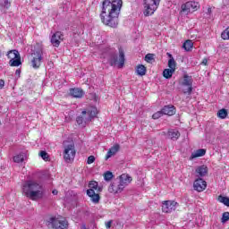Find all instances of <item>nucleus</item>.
Instances as JSON below:
<instances>
[{
  "instance_id": "1",
  "label": "nucleus",
  "mask_w": 229,
  "mask_h": 229,
  "mask_svg": "<svg viewBox=\"0 0 229 229\" xmlns=\"http://www.w3.org/2000/svg\"><path fill=\"white\" fill-rule=\"evenodd\" d=\"M121 8H123V0H104L102 2V13H100L103 24L110 28H117Z\"/></svg>"
},
{
  "instance_id": "2",
  "label": "nucleus",
  "mask_w": 229,
  "mask_h": 229,
  "mask_svg": "<svg viewBox=\"0 0 229 229\" xmlns=\"http://www.w3.org/2000/svg\"><path fill=\"white\" fill-rule=\"evenodd\" d=\"M21 191L30 199L37 201V199H42L44 198V185L42 182L35 180H27L22 183Z\"/></svg>"
},
{
  "instance_id": "3",
  "label": "nucleus",
  "mask_w": 229,
  "mask_h": 229,
  "mask_svg": "<svg viewBox=\"0 0 229 229\" xmlns=\"http://www.w3.org/2000/svg\"><path fill=\"white\" fill-rule=\"evenodd\" d=\"M102 58H106L108 64L111 67H115L117 65L118 69H123L124 67V50L122 47L119 48V56L117 55V50L115 48H106L102 53Z\"/></svg>"
},
{
  "instance_id": "4",
  "label": "nucleus",
  "mask_w": 229,
  "mask_h": 229,
  "mask_svg": "<svg viewBox=\"0 0 229 229\" xmlns=\"http://www.w3.org/2000/svg\"><path fill=\"white\" fill-rule=\"evenodd\" d=\"M98 115V108L90 107L87 111H82L81 114L77 116L76 123L79 126H86L88 123H90Z\"/></svg>"
},
{
  "instance_id": "5",
  "label": "nucleus",
  "mask_w": 229,
  "mask_h": 229,
  "mask_svg": "<svg viewBox=\"0 0 229 229\" xmlns=\"http://www.w3.org/2000/svg\"><path fill=\"white\" fill-rule=\"evenodd\" d=\"M31 65L33 69H39L42 64V55H44V47L40 43H37L34 46V49L31 50Z\"/></svg>"
},
{
  "instance_id": "6",
  "label": "nucleus",
  "mask_w": 229,
  "mask_h": 229,
  "mask_svg": "<svg viewBox=\"0 0 229 229\" xmlns=\"http://www.w3.org/2000/svg\"><path fill=\"white\" fill-rule=\"evenodd\" d=\"M160 4V0H144V16L153 15Z\"/></svg>"
},
{
  "instance_id": "7",
  "label": "nucleus",
  "mask_w": 229,
  "mask_h": 229,
  "mask_svg": "<svg viewBox=\"0 0 229 229\" xmlns=\"http://www.w3.org/2000/svg\"><path fill=\"white\" fill-rule=\"evenodd\" d=\"M7 58L10 59L9 65L11 67H19V65H22V62H21V54L19 50L13 49L7 52Z\"/></svg>"
},
{
  "instance_id": "8",
  "label": "nucleus",
  "mask_w": 229,
  "mask_h": 229,
  "mask_svg": "<svg viewBox=\"0 0 229 229\" xmlns=\"http://www.w3.org/2000/svg\"><path fill=\"white\" fill-rule=\"evenodd\" d=\"M75 157H76V149H74V145L70 144L66 146L64 151V162L69 164L72 162V160H74Z\"/></svg>"
},
{
  "instance_id": "9",
  "label": "nucleus",
  "mask_w": 229,
  "mask_h": 229,
  "mask_svg": "<svg viewBox=\"0 0 229 229\" xmlns=\"http://www.w3.org/2000/svg\"><path fill=\"white\" fill-rule=\"evenodd\" d=\"M176 207H178V202L174 200H165L162 203V211L165 214H171V212L176 210Z\"/></svg>"
},
{
  "instance_id": "10",
  "label": "nucleus",
  "mask_w": 229,
  "mask_h": 229,
  "mask_svg": "<svg viewBox=\"0 0 229 229\" xmlns=\"http://www.w3.org/2000/svg\"><path fill=\"white\" fill-rule=\"evenodd\" d=\"M199 8V3L198 2H187L186 4H182L181 9L184 13H191V12H196Z\"/></svg>"
},
{
  "instance_id": "11",
  "label": "nucleus",
  "mask_w": 229,
  "mask_h": 229,
  "mask_svg": "<svg viewBox=\"0 0 229 229\" xmlns=\"http://www.w3.org/2000/svg\"><path fill=\"white\" fill-rule=\"evenodd\" d=\"M108 191H109L110 194H121V192H123V191H124V188L120 181H114L110 184Z\"/></svg>"
},
{
  "instance_id": "12",
  "label": "nucleus",
  "mask_w": 229,
  "mask_h": 229,
  "mask_svg": "<svg viewBox=\"0 0 229 229\" xmlns=\"http://www.w3.org/2000/svg\"><path fill=\"white\" fill-rule=\"evenodd\" d=\"M193 189L197 192H203L207 189V182L202 178H198L193 182Z\"/></svg>"
},
{
  "instance_id": "13",
  "label": "nucleus",
  "mask_w": 229,
  "mask_h": 229,
  "mask_svg": "<svg viewBox=\"0 0 229 229\" xmlns=\"http://www.w3.org/2000/svg\"><path fill=\"white\" fill-rule=\"evenodd\" d=\"M61 40H64V34L60 31H56L52 35L50 42L54 47H59Z\"/></svg>"
},
{
  "instance_id": "14",
  "label": "nucleus",
  "mask_w": 229,
  "mask_h": 229,
  "mask_svg": "<svg viewBox=\"0 0 229 229\" xmlns=\"http://www.w3.org/2000/svg\"><path fill=\"white\" fill-rule=\"evenodd\" d=\"M52 226L55 229H66L69 226V223L65 219H53Z\"/></svg>"
},
{
  "instance_id": "15",
  "label": "nucleus",
  "mask_w": 229,
  "mask_h": 229,
  "mask_svg": "<svg viewBox=\"0 0 229 229\" xmlns=\"http://www.w3.org/2000/svg\"><path fill=\"white\" fill-rule=\"evenodd\" d=\"M195 173L198 178H203V176H207V174H208V167L205 165L197 166Z\"/></svg>"
},
{
  "instance_id": "16",
  "label": "nucleus",
  "mask_w": 229,
  "mask_h": 229,
  "mask_svg": "<svg viewBox=\"0 0 229 229\" xmlns=\"http://www.w3.org/2000/svg\"><path fill=\"white\" fill-rule=\"evenodd\" d=\"M87 195L89 196V198H90L92 203L95 204L99 203V200L101 199L99 193H96V191L94 190H87Z\"/></svg>"
},
{
  "instance_id": "17",
  "label": "nucleus",
  "mask_w": 229,
  "mask_h": 229,
  "mask_svg": "<svg viewBox=\"0 0 229 229\" xmlns=\"http://www.w3.org/2000/svg\"><path fill=\"white\" fill-rule=\"evenodd\" d=\"M164 115H174L176 114V107L173 105L165 106L162 109Z\"/></svg>"
},
{
  "instance_id": "18",
  "label": "nucleus",
  "mask_w": 229,
  "mask_h": 229,
  "mask_svg": "<svg viewBox=\"0 0 229 229\" xmlns=\"http://www.w3.org/2000/svg\"><path fill=\"white\" fill-rule=\"evenodd\" d=\"M85 92L80 88L70 89V96L72 98H81Z\"/></svg>"
},
{
  "instance_id": "19",
  "label": "nucleus",
  "mask_w": 229,
  "mask_h": 229,
  "mask_svg": "<svg viewBox=\"0 0 229 229\" xmlns=\"http://www.w3.org/2000/svg\"><path fill=\"white\" fill-rule=\"evenodd\" d=\"M131 176H130L127 174H123L120 176L119 182L122 185H123V188L126 187L128 184L131 183Z\"/></svg>"
},
{
  "instance_id": "20",
  "label": "nucleus",
  "mask_w": 229,
  "mask_h": 229,
  "mask_svg": "<svg viewBox=\"0 0 229 229\" xmlns=\"http://www.w3.org/2000/svg\"><path fill=\"white\" fill-rule=\"evenodd\" d=\"M207 154V149L199 148L197 149L195 152L191 153V156L190 157V160H194V158H199V157H205Z\"/></svg>"
},
{
  "instance_id": "21",
  "label": "nucleus",
  "mask_w": 229,
  "mask_h": 229,
  "mask_svg": "<svg viewBox=\"0 0 229 229\" xmlns=\"http://www.w3.org/2000/svg\"><path fill=\"white\" fill-rule=\"evenodd\" d=\"M168 138L171 139V140H178L180 139V131L174 129H170L167 131Z\"/></svg>"
},
{
  "instance_id": "22",
  "label": "nucleus",
  "mask_w": 229,
  "mask_h": 229,
  "mask_svg": "<svg viewBox=\"0 0 229 229\" xmlns=\"http://www.w3.org/2000/svg\"><path fill=\"white\" fill-rule=\"evenodd\" d=\"M97 191V192H102L103 191V187L99 186L98 182L96 181H91L89 183V190L88 191Z\"/></svg>"
},
{
  "instance_id": "23",
  "label": "nucleus",
  "mask_w": 229,
  "mask_h": 229,
  "mask_svg": "<svg viewBox=\"0 0 229 229\" xmlns=\"http://www.w3.org/2000/svg\"><path fill=\"white\" fill-rule=\"evenodd\" d=\"M120 149V146L119 144H116L114 146H113L108 151L107 154L106 156V160H108V158H111V157H114V155H115V153H117V151H119Z\"/></svg>"
},
{
  "instance_id": "24",
  "label": "nucleus",
  "mask_w": 229,
  "mask_h": 229,
  "mask_svg": "<svg viewBox=\"0 0 229 229\" xmlns=\"http://www.w3.org/2000/svg\"><path fill=\"white\" fill-rule=\"evenodd\" d=\"M192 76L184 74L182 81V87H192Z\"/></svg>"
},
{
  "instance_id": "25",
  "label": "nucleus",
  "mask_w": 229,
  "mask_h": 229,
  "mask_svg": "<svg viewBox=\"0 0 229 229\" xmlns=\"http://www.w3.org/2000/svg\"><path fill=\"white\" fill-rule=\"evenodd\" d=\"M25 159H26V153H23V152L13 157V162H15L16 164H21Z\"/></svg>"
},
{
  "instance_id": "26",
  "label": "nucleus",
  "mask_w": 229,
  "mask_h": 229,
  "mask_svg": "<svg viewBox=\"0 0 229 229\" xmlns=\"http://www.w3.org/2000/svg\"><path fill=\"white\" fill-rule=\"evenodd\" d=\"M147 69L146 66H144L143 64H139L136 67V72L138 74V76H146V72H147Z\"/></svg>"
},
{
  "instance_id": "27",
  "label": "nucleus",
  "mask_w": 229,
  "mask_h": 229,
  "mask_svg": "<svg viewBox=\"0 0 229 229\" xmlns=\"http://www.w3.org/2000/svg\"><path fill=\"white\" fill-rule=\"evenodd\" d=\"M173 74H174V69L169 68V69H165L163 71V76L166 80H171V78H173Z\"/></svg>"
},
{
  "instance_id": "28",
  "label": "nucleus",
  "mask_w": 229,
  "mask_h": 229,
  "mask_svg": "<svg viewBox=\"0 0 229 229\" xmlns=\"http://www.w3.org/2000/svg\"><path fill=\"white\" fill-rule=\"evenodd\" d=\"M182 47L183 49H185V51H191V49L194 47V43L192 42V40L188 39L183 43Z\"/></svg>"
},
{
  "instance_id": "29",
  "label": "nucleus",
  "mask_w": 229,
  "mask_h": 229,
  "mask_svg": "<svg viewBox=\"0 0 229 229\" xmlns=\"http://www.w3.org/2000/svg\"><path fill=\"white\" fill-rule=\"evenodd\" d=\"M227 116H228V110L225 108L218 110L217 117H219V119H226Z\"/></svg>"
},
{
  "instance_id": "30",
  "label": "nucleus",
  "mask_w": 229,
  "mask_h": 229,
  "mask_svg": "<svg viewBox=\"0 0 229 229\" xmlns=\"http://www.w3.org/2000/svg\"><path fill=\"white\" fill-rule=\"evenodd\" d=\"M218 201L220 203H223L224 205H225V207H229V198L228 197H225L223 195H219L218 196Z\"/></svg>"
},
{
  "instance_id": "31",
  "label": "nucleus",
  "mask_w": 229,
  "mask_h": 229,
  "mask_svg": "<svg viewBox=\"0 0 229 229\" xmlns=\"http://www.w3.org/2000/svg\"><path fill=\"white\" fill-rule=\"evenodd\" d=\"M112 178H114V174L110 171H107L104 174V180L106 182H110V180H112Z\"/></svg>"
},
{
  "instance_id": "32",
  "label": "nucleus",
  "mask_w": 229,
  "mask_h": 229,
  "mask_svg": "<svg viewBox=\"0 0 229 229\" xmlns=\"http://www.w3.org/2000/svg\"><path fill=\"white\" fill-rule=\"evenodd\" d=\"M155 60V55L154 54H147L145 55V62H148V64H151Z\"/></svg>"
},
{
  "instance_id": "33",
  "label": "nucleus",
  "mask_w": 229,
  "mask_h": 229,
  "mask_svg": "<svg viewBox=\"0 0 229 229\" xmlns=\"http://www.w3.org/2000/svg\"><path fill=\"white\" fill-rule=\"evenodd\" d=\"M229 221V212H224L222 214L221 223L225 225V223Z\"/></svg>"
},
{
  "instance_id": "34",
  "label": "nucleus",
  "mask_w": 229,
  "mask_h": 229,
  "mask_svg": "<svg viewBox=\"0 0 229 229\" xmlns=\"http://www.w3.org/2000/svg\"><path fill=\"white\" fill-rule=\"evenodd\" d=\"M168 67L169 69H174V71H176V61H174V59H169Z\"/></svg>"
},
{
  "instance_id": "35",
  "label": "nucleus",
  "mask_w": 229,
  "mask_h": 229,
  "mask_svg": "<svg viewBox=\"0 0 229 229\" xmlns=\"http://www.w3.org/2000/svg\"><path fill=\"white\" fill-rule=\"evenodd\" d=\"M221 37L223 38V40H229V29L226 28V30H225L222 34Z\"/></svg>"
},
{
  "instance_id": "36",
  "label": "nucleus",
  "mask_w": 229,
  "mask_h": 229,
  "mask_svg": "<svg viewBox=\"0 0 229 229\" xmlns=\"http://www.w3.org/2000/svg\"><path fill=\"white\" fill-rule=\"evenodd\" d=\"M183 94H189V96H191L192 94V86H186V88H184L182 89Z\"/></svg>"
},
{
  "instance_id": "37",
  "label": "nucleus",
  "mask_w": 229,
  "mask_h": 229,
  "mask_svg": "<svg viewBox=\"0 0 229 229\" xmlns=\"http://www.w3.org/2000/svg\"><path fill=\"white\" fill-rule=\"evenodd\" d=\"M39 156L41 157V158H43V160H49V155L47 154V152L41 150L39 152Z\"/></svg>"
},
{
  "instance_id": "38",
  "label": "nucleus",
  "mask_w": 229,
  "mask_h": 229,
  "mask_svg": "<svg viewBox=\"0 0 229 229\" xmlns=\"http://www.w3.org/2000/svg\"><path fill=\"white\" fill-rule=\"evenodd\" d=\"M162 115H164V112H162V109H161V111H157V113H155L152 115V118L153 119H160V117H162Z\"/></svg>"
},
{
  "instance_id": "39",
  "label": "nucleus",
  "mask_w": 229,
  "mask_h": 229,
  "mask_svg": "<svg viewBox=\"0 0 229 229\" xmlns=\"http://www.w3.org/2000/svg\"><path fill=\"white\" fill-rule=\"evenodd\" d=\"M94 162H96V157L89 156L88 157L87 164L90 165V164H94Z\"/></svg>"
},
{
  "instance_id": "40",
  "label": "nucleus",
  "mask_w": 229,
  "mask_h": 229,
  "mask_svg": "<svg viewBox=\"0 0 229 229\" xmlns=\"http://www.w3.org/2000/svg\"><path fill=\"white\" fill-rule=\"evenodd\" d=\"M4 8H9L12 6V0H4Z\"/></svg>"
},
{
  "instance_id": "41",
  "label": "nucleus",
  "mask_w": 229,
  "mask_h": 229,
  "mask_svg": "<svg viewBox=\"0 0 229 229\" xmlns=\"http://www.w3.org/2000/svg\"><path fill=\"white\" fill-rule=\"evenodd\" d=\"M112 223H114V221H112V220H109L108 222H106V227L107 229L112 228Z\"/></svg>"
},
{
  "instance_id": "42",
  "label": "nucleus",
  "mask_w": 229,
  "mask_h": 229,
  "mask_svg": "<svg viewBox=\"0 0 229 229\" xmlns=\"http://www.w3.org/2000/svg\"><path fill=\"white\" fill-rule=\"evenodd\" d=\"M4 87V81L0 80V89H3Z\"/></svg>"
},
{
  "instance_id": "43",
  "label": "nucleus",
  "mask_w": 229,
  "mask_h": 229,
  "mask_svg": "<svg viewBox=\"0 0 229 229\" xmlns=\"http://www.w3.org/2000/svg\"><path fill=\"white\" fill-rule=\"evenodd\" d=\"M208 63V60L207 58H204L201 62L202 65H207Z\"/></svg>"
},
{
  "instance_id": "44",
  "label": "nucleus",
  "mask_w": 229,
  "mask_h": 229,
  "mask_svg": "<svg viewBox=\"0 0 229 229\" xmlns=\"http://www.w3.org/2000/svg\"><path fill=\"white\" fill-rule=\"evenodd\" d=\"M166 55L169 57V60L174 59V57H173V55H171V53H166Z\"/></svg>"
},
{
  "instance_id": "45",
  "label": "nucleus",
  "mask_w": 229,
  "mask_h": 229,
  "mask_svg": "<svg viewBox=\"0 0 229 229\" xmlns=\"http://www.w3.org/2000/svg\"><path fill=\"white\" fill-rule=\"evenodd\" d=\"M15 74L16 76H21V69H17Z\"/></svg>"
},
{
  "instance_id": "46",
  "label": "nucleus",
  "mask_w": 229,
  "mask_h": 229,
  "mask_svg": "<svg viewBox=\"0 0 229 229\" xmlns=\"http://www.w3.org/2000/svg\"><path fill=\"white\" fill-rule=\"evenodd\" d=\"M52 193L54 194V196H56V194H58V191L54 190V191H52Z\"/></svg>"
},
{
  "instance_id": "47",
  "label": "nucleus",
  "mask_w": 229,
  "mask_h": 229,
  "mask_svg": "<svg viewBox=\"0 0 229 229\" xmlns=\"http://www.w3.org/2000/svg\"><path fill=\"white\" fill-rule=\"evenodd\" d=\"M208 13H212V9H211V8H208Z\"/></svg>"
}]
</instances>
